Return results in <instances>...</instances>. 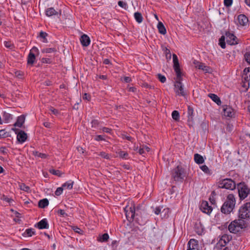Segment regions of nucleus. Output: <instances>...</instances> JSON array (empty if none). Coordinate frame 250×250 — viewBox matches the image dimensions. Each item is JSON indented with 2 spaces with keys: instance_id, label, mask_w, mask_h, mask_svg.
<instances>
[{
  "instance_id": "nucleus-6",
  "label": "nucleus",
  "mask_w": 250,
  "mask_h": 250,
  "mask_svg": "<svg viewBox=\"0 0 250 250\" xmlns=\"http://www.w3.org/2000/svg\"><path fill=\"white\" fill-rule=\"evenodd\" d=\"M239 196L240 200L245 199L250 193V189L244 183H240L237 185Z\"/></svg>"
},
{
  "instance_id": "nucleus-51",
  "label": "nucleus",
  "mask_w": 250,
  "mask_h": 250,
  "mask_svg": "<svg viewBox=\"0 0 250 250\" xmlns=\"http://www.w3.org/2000/svg\"><path fill=\"white\" fill-rule=\"evenodd\" d=\"M1 199L4 201H5L8 203H11L12 201H13L11 198H9L4 195H2V197H1Z\"/></svg>"
},
{
  "instance_id": "nucleus-1",
  "label": "nucleus",
  "mask_w": 250,
  "mask_h": 250,
  "mask_svg": "<svg viewBox=\"0 0 250 250\" xmlns=\"http://www.w3.org/2000/svg\"><path fill=\"white\" fill-rule=\"evenodd\" d=\"M235 205V199L232 194L228 195L227 200L222 205L221 210L224 214H229L233 209Z\"/></svg>"
},
{
  "instance_id": "nucleus-47",
  "label": "nucleus",
  "mask_w": 250,
  "mask_h": 250,
  "mask_svg": "<svg viewBox=\"0 0 250 250\" xmlns=\"http://www.w3.org/2000/svg\"><path fill=\"white\" fill-rule=\"evenodd\" d=\"M4 44L6 47L8 48H12L13 46V44L10 41H4Z\"/></svg>"
},
{
  "instance_id": "nucleus-40",
  "label": "nucleus",
  "mask_w": 250,
  "mask_h": 250,
  "mask_svg": "<svg viewBox=\"0 0 250 250\" xmlns=\"http://www.w3.org/2000/svg\"><path fill=\"white\" fill-rule=\"evenodd\" d=\"M20 187L21 189L25 191H28L30 189V188L28 186H27L24 184V183H21L20 185Z\"/></svg>"
},
{
  "instance_id": "nucleus-18",
  "label": "nucleus",
  "mask_w": 250,
  "mask_h": 250,
  "mask_svg": "<svg viewBox=\"0 0 250 250\" xmlns=\"http://www.w3.org/2000/svg\"><path fill=\"white\" fill-rule=\"evenodd\" d=\"M80 41L83 46H87L90 42V40L89 37L85 34H83L81 36Z\"/></svg>"
},
{
  "instance_id": "nucleus-3",
  "label": "nucleus",
  "mask_w": 250,
  "mask_h": 250,
  "mask_svg": "<svg viewBox=\"0 0 250 250\" xmlns=\"http://www.w3.org/2000/svg\"><path fill=\"white\" fill-rule=\"evenodd\" d=\"M245 221L243 220H235L232 221L229 225L228 229L229 231L233 233H236L239 232L240 229L246 228Z\"/></svg>"
},
{
  "instance_id": "nucleus-50",
  "label": "nucleus",
  "mask_w": 250,
  "mask_h": 250,
  "mask_svg": "<svg viewBox=\"0 0 250 250\" xmlns=\"http://www.w3.org/2000/svg\"><path fill=\"white\" fill-rule=\"evenodd\" d=\"M224 5L227 7H229L231 5L232 0H224Z\"/></svg>"
},
{
  "instance_id": "nucleus-52",
  "label": "nucleus",
  "mask_w": 250,
  "mask_h": 250,
  "mask_svg": "<svg viewBox=\"0 0 250 250\" xmlns=\"http://www.w3.org/2000/svg\"><path fill=\"white\" fill-rule=\"evenodd\" d=\"M140 154H141V155H143L145 153V146L144 145H142V146H141L139 149V152Z\"/></svg>"
},
{
  "instance_id": "nucleus-46",
  "label": "nucleus",
  "mask_w": 250,
  "mask_h": 250,
  "mask_svg": "<svg viewBox=\"0 0 250 250\" xmlns=\"http://www.w3.org/2000/svg\"><path fill=\"white\" fill-rule=\"evenodd\" d=\"M73 230L75 232L79 234H82L83 230H81L79 228L76 226L72 227Z\"/></svg>"
},
{
  "instance_id": "nucleus-4",
  "label": "nucleus",
  "mask_w": 250,
  "mask_h": 250,
  "mask_svg": "<svg viewBox=\"0 0 250 250\" xmlns=\"http://www.w3.org/2000/svg\"><path fill=\"white\" fill-rule=\"evenodd\" d=\"M217 184L219 188H226L230 190H233L235 189L236 187L235 182L231 179L228 178L220 180Z\"/></svg>"
},
{
  "instance_id": "nucleus-19",
  "label": "nucleus",
  "mask_w": 250,
  "mask_h": 250,
  "mask_svg": "<svg viewBox=\"0 0 250 250\" xmlns=\"http://www.w3.org/2000/svg\"><path fill=\"white\" fill-rule=\"evenodd\" d=\"M238 20L239 24L243 26L246 25L248 22V18L243 14H241L238 16Z\"/></svg>"
},
{
  "instance_id": "nucleus-9",
  "label": "nucleus",
  "mask_w": 250,
  "mask_h": 250,
  "mask_svg": "<svg viewBox=\"0 0 250 250\" xmlns=\"http://www.w3.org/2000/svg\"><path fill=\"white\" fill-rule=\"evenodd\" d=\"M173 57V67L175 72L176 73V75L178 78H180L181 75V69L180 68V64L178 61V59L176 54H173L172 55Z\"/></svg>"
},
{
  "instance_id": "nucleus-42",
  "label": "nucleus",
  "mask_w": 250,
  "mask_h": 250,
  "mask_svg": "<svg viewBox=\"0 0 250 250\" xmlns=\"http://www.w3.org/2000/svg\"><path fill=\"white\" fill-rule=\"evenodd\" d=\"M63 188L62 186L61 187L58 188L55 192V194L56 196H60L62 193Z\"/></svg>"
},
{
  "instance_id": "nucleus-30",
  "label": "nucleus",
  "mask_w": 250,
  "mask_h": 250,
  "mask_svg": "<svg viewBox=\"0 0 250 250\" xmlns=\"http://www.w3.org/2000/svg\"><path fill=\"white\" fill-rule=\"evenodd\" d=\"M3 118L5 122L7 123L12 119V116L10 114L5 112L3 114Z\"/></svg>"
},
{
  "instance_id": "nucleus-7",
  "label": "nucleus",
  "mask_w": 250,
  "mask_h": 250,
  "mask_svg": "<svg viewBox=\"0 0 250 250\" xmlns=\"http://www.w3.org/2000/svg\"><path fill=\"white\" fill-rule=\"evenodd\" d=\"M124 211L127 220L131 222L133 220L135 214V206L134 203L131 202L130 206L127 205L124 208Z\"/></svg>"
},
{
  "instance_id": "nucleus-56",
  "label": "nucleus",
  "mask_w": 250,
  "mask_h": 250,
  "mask_svg": "<svg viewBox=\"0 0 250 250\" xmlns=\"http://www.w3.org/2000/svg\"><path fill=\"white\" fill-rule=\"evenodd\" d=\"M100 155L104 158L108 159L109 158L108 154L107 153H106L104 152H101L100 154Z\"/></svg>"
},
{
  "instance_id": "nucleus-24",
  "label": "nucleus",
  "mask_w": 250,
  "mask_h": 250,
  "mask_svg": "<svg viewBox=\"0 0 250 250\" xmlns=\"http://www.w3.org/2000/svg\"><path fill=\"white\" fill-rule=\"evenodd\" d=\"M157 28L160 34L162 35H165L166 34V29L162 22H159L157 25Z\"/></svg>"
},
{
  "instance_id": "nucleus-11",
  "label": "nucleus",
  "mask_w": 250,
  "mask_h": 250,
  "mask_svg": "<svg viewBox=\"0 0 250 250\" xmlns=\"http://www.w3.org/2000/svg\"><path fill=\"white\" fill-rule=\"evenodd\" d=\"M13 130L15 131V133L17 134V140L21 143H23L24 142L27 138V136L26 133L22 130H20L18 133L16 131H18V129L15 128L12 129Z\"/></svg>"
},
{
  "instance_id": "nucleus-33",
  "label": "nucleus",
  "mask_w": 250,
  "mask_h": 250,
  "mask_svg": "<svg viewBox=\"0 0 250 250\" xmlns=\"http://www.w3.org/2000/svg\"><path fill=\"white\" fill-rule=\"evenodd\" d=\"M230 107H227L224 109V115L228 117H232L233 114Z\"/></svg>"
},
{
  "instance_id": "nucleus-20",
  "label": "nucleus",
  "mask_w": 250,
  "mask_h": 250,
  "mask_svg": "<svg viewBox=\"0 0 250 250\" xmlns=\"http://www.w3.org/2000/svg\"><path fill=\"white\" fill-rule=\"evenodd\" d=\"M25 121V116L23 115H22L18 117L17 121L14 124V126H18L19 127H21L24 123Z\"/></svg>"
},
{
  "instance_id": "nucleus-59",
  "label": "nucleus",
  "mask_w": 250,
  "mask_h": 250,
  "mask_svg": "<svg viewBox=\"0 0 250 250\" xmlns=\"http://www.w3.org/2000/svg\"><path fill=\"white\" fill-rule=\"evenodd\" d=\"M196 67H197L198 69L202 70H203L204 68H206V66H205L204 64L203 63H199V64L197 65Z\"/></svg>"
},
{
  "instance_id": "nucleus-41",
  "label": "nucleus",
  "mask_w": 250,
  "mask_h": 250,
  "mask_svg": "<svg viewBox=\"0 0 250 250\" xmlns=\"http://www.w3.org/2000/svg\"><path fill=\"white\" fill-rule=\"evenodd\" d=\"M157 78L162 83H164L166 81V78L165 76L161 74H157Z\"/></svg>"
},
{
  "instance_id": "nucleus-27",
  "label": "nucleus",
  "mask_w": 250,
  "mask_h": 250,
  "mask_svg": "<svg viewBox=\"0 0 250 250\" xmlns=\"http://www.w3.org/2000/svg\"><path fill=\"white\" fill-rule=\"evenodd\" d=\"M58 14V12L56 11L54 8L51 7L47 8L46 10V15L48 17Z\"/></svg>"
},
{
  "instance_id": "nucleus-23",
  "label": "nucleus",
  "mask_w": 250,
  "mask_h": 250,
  "mask_svg": "<svg viewBox=\"0 0 250 250\" xmlns=\"http://www.w3.org/2000/svg\"><path fill=\"white\" fill-rule=\"evenodd\" d=\"M109 239V235L108 233H105L102 235H99L97 240L100 242H107Z\"/></svg>"
},
{
  "instance_id": "nucleus-5",
  "label": "nucleus",
  "mask_w": 250,
  "mask_h": 250,
  "mask_svg": "<svg viewBox=\"0 0 250 250\" xmlns=\"http://www.w3.org/2000/svg\"><path fill=\"white\" fill-rule=\"evenodd\" d=\"M239 217L241 219H250V202L244 204L240 208Z\"/></svg>"
},
{
  "instance_id": "nucleus-12",
  "label": "nucleus",
  "mask_w": 250,
  "mask_h": 250,
  "mask_svg": "<svg viewBox=\"0 0 250 250\" xmlns=\"http://www.w3.org/2000/svg\"><path fill=\"white\" fill-rule=\"evenodd\" d=\"M38 51V49L36 47H33L30 50L27 58V63L30 64H33L35 62L36 57L33 52Z\"/></svg>"
},
{
  "instance_id": "nucleus-55",
  "label": "nucleus",
  "mask_w": 250,
  "mask_h": 250,
  "mask_svg": "<svg viewBox=\"0 0 250 250\" xmlns=\"http://www.w3.org/2000/svg\"><path fill=\"white\" fill-rule=\"evenodd\" d=\"M83 100H86L87 101H90L91 99V96L89 94L87 93H84L83 96Z\"/></svg>"
},
{
  "instance_id": "nucleus-64",
  "label": "nucleus",
  "mask_w": 250,
  "mask_h": 250,
  "mask_svg": "<svg viewBox=\"0 0 250 250\" xmlns=\"http://www.w3.org/2000/svg\"><path fill=\"white\" fill-rule=\"evenodd\" d=\"M16 75L19 78H22L23 76V73L21 71H17L16 73Z\"/></svg>"
},
{
  "instance_id": "nucleus-43",
  "label": "nucleus",
  "mask_w": 250,
  "mask_h": 250,
  "mask_svg": "<svg viewBox=\"0 0 250 250\" xmlns=\"http://www.w3.org/2000/svg\"><path fill=\"white\" fill-rule=\"evenodd\" d=\"M244 57L246 61L250 64V52L246 53Z\"/></svg>"
},
{
  "instance_id": "nucleus-54",
  "label": "nucleus",
  "mask_w": 250,
  "mask_h": 250,
  "mask_svg": "<svg viewBox=\"0 0 250 250\" xmlns=\"http://www.w3.org/2000/svg\"><path fill=\"white\" fill-rule=\"evenodd\" d=\"M142 87H144L145 88H150V89H151V88H153L154 87L153 86H152L150 85H149L148 83H144L143 82L142 83Z\"/></svg>"
},
{
  "instance_id": "nucleus-28",
  "label": "nucleus",
  "mask_w": 250,
  "mask_h": 250,
  "mask_svg": "<svg viewBox=\"0 0 250 250\" xmlns=\"http://www.w3.org/2000/svg\"><path fill=\"white\" fill-rule=\"evenodd\" d=\"M74 182L72 181H69L62 184V187L64 189H71L73 188Z\"/></svg>"
},
{
  "instance_id": "nucleus-8",
  "label": "nucleus",
  "mask_w": 250,
  "mask_h": 250,
  "mask_svg": "<svg viewBox=\"0 0 250 250\" xmlns=\"http://www.w3.org/2000/svg\"><path fill=\"white\" fill-rule=\"evenodd\" d=\"M181 76L179 78L177 77V80L174 84L175 91L178 95L185 96L186 95V93L184 90L183 85L181 82Z\"/></svg>"
},
{
  "instance_id": "nucleus-2",
  "label": "nucleus",
  "mask_w": 250,
  "mask_h": 250,
  "mask_svg": "<svg viewBox=\"0 0 250 250\" xmlns=\"http://www.w3.org/2000/svg\"><path fill=\"white\" fill-rule=\"evenodd\" d=\"M186 176L185 169L180 166L174 168L172 172V177L175 181L182 182Z\"/></svg>"
},
{
  "instance_id": "nucleus-31",
  "label": "nucleus",
  "mask_w": 250,
  "mask_h": 250,
  "mask_svg": "<svg viewBox=\"0 0 250 250\" xmlns=\"http://www.w3.org/2000/svg\"><path fill=\"white\" fill-rule=\"evenodd\" d=\"M47 36V34L46 32H44L43 31H41L40 32V34L38 36V37L42 39V42H47V40L46 39V37Z\"/></svg>"
},
{
  "instance_id": "nucleus-58",
  "label": "nucleus",
  "mask_w": 250,
  "mask_h": 250,
  "mask_svg": "<svg viewBox=\"0 0 250 250\" xmlns=\"http://www.w3.org/2000/svg\"><path fill=\"white\" fill-rule=\"evenodd\" d=\"M123 138L127 140L128 141L133 142V138L128 135L124 134V135H123Z\"/></svg>"
},
{
  "instance_id": "nucleus-25",
  "label": "nucleus",
  "mask_w": 250,
  "mask_h": 250,
  "mask_svg": "<svg viewBox=\"0 0 250 250\" xmlns=\"http://www.w3.org/2000/svg\"><path fill=\"white\" fill-rule=\"evenodd\" d=\"M208 97H210L213 101L216 103L218 105L221 104V101L218 96L214 94H209Z\"/></svg>"
},
{
  "instance_id": "nucleus-60",
  "label": "nucleus",
  "mask_w": 250,
  "mask_h": 250,
  "mask_svg": "<svg viewBox=\"0 0 250 250\" xmlns=\"http://www.w3.org/2000/svg\"><path fill=\"white\" fill-rule=\"evenodd\" d=\"M42 62L43 63H50L51 62V61L49 58H42Z\"/></svg>"
},
{
  "instance_id": "nucleus-17",
  "label": "nucleus",
  "mask_w": 250,
  "mask_h": 250,
  "mask_svg": "<svg viewBox=\"0 0 250 250\" xmlns=\"http://www.w3.org/2000/svg\"><path fill=\"white\" fill-rule=\"evenodd\" d=\"M230 241V238L227 234H224L222 236L217 245L221 247H224Z\"/></svg>"
},
{
  "instance_id": "nucleus-35",
  "label": "nucleus",
  "mask_w": 250,
  "mask_h": 250,
  "mask_svg": "<svg viewBox=\"0 0 250 250\" xmlns=\"http://www.w3.org/2000/svg\"><path fill=\"white\" fill-rule=\"evenodd\" d=\"M49 172L53 175H57L59 177H61L62 175V173L59 170H55L54 169H51L49 170Z\"/></svg>"
},
{
  "instance_id": "nucleus-45",
  "label": "nucleus",
  "mask_w": 250,
  "mask_h": 250,
  "mask_svg": "<svg viewBox=\"0 0 250 250\" xmlns=\"http://www.w3.org/2000/svg\"><path fill=\"white\" fill-rule=\"evenodd\" d=\"M58 213L62 217H66L67 216V214L65 213L64 210L63 209H59L58 211Z\"/></svg>"
},
{
  "instance_id": "nucleus-63",
  "label": "nucleus",
  "mask_w": 250,
  "mask_h": 250,
  "mask_svg": "<svg viewBox=\"0 0 250 250\" xmlns=\"http://www.w3.org/2000/svg\"><path fill=\"white\" fill-rule=\"evenodd\" d=\"M250 72V67H248V68H246L244 69V71H243V75H248V74Z\"/></svg>"
},
{
  "instance_id": "nucleus-13",
  "label": "nucleus",
  "mask_w": 250,
  "mask_h": 250,
  "mask_svg": "<svg viewBox=\"0 0 250 250\" xmlns=\"http://www.w3.org/2000/svg\"><path fill=\"white\" fill-rule=\"evenodd\" d=\"M200 209L203 212L208 214H209L212 210V207L209 206L208 202L205 201H203L201 203Z\"/></svg>"
},
{
  "instance_id": "nucleus-57",
  "label": "nucleus",
  "mask_w": 250,
  "mask_h": 250,
  "mask_svg": "<svg viewBox=\"0 0 250 250\" xmlns=\"http://www.w3.org/2000/svg\"><path fill=\"white\" fill-rule=\"evenodd\" d=\"M6 137V132L4 130H0V138H5Z\"/></svg>"
},
{
  "instance_id": "nucleus-44",
  "label": "nucleus",
  "mask_w": 250,
  "mask_h": 250,
  "mask_svg": "<svg viewBox=\"0 0 250 250\" xmlns=\"http://www.w3.org/2000/svg\"><path fill=\"white\" fill-rule=\"evenodd\" d=\"M118 4L120 7L124 8L125 9H126L127 8V3L123 1H119Z\"/></svg>"
},
{
  "instance_id": "nucleus-36",
  "label": "nucleus",
  "mask_w": 250,
  "mask_h": 250,
  "mask_svg": "<svg viewBox=\"0 0 250 250\" xmlns=\"http://www.w3.org/2000/svg\"><path fill=\"white\" fill-rule=\"evenodd\" d=\"M33 153L35 156H37L42 158H46L47 157V155L46 154L42 153L38 151H33Z\"/></svg>"
},
{
  "instance_id": "nucleus-26",
  "label": "nucleus",
  "mask_w": 250,
  "mask_h": 250,
  "mask_svg": "<svg viewBox=\"0 0 250 250\" xmlns=\"http://www.w3.org/2000/svg\"><path fill=\"white\" fill-rule=\"evenodd\" d=\"M49 204V201L46 198L40 200L38 203V206L41 208H44Z\"/></svg>"
},
{
  "instance_id": "nucleus-62",
  "label": "nucleus",
  "mask_w": 250,
  "mask_h": 250,
  "mask_svg": "<svg viewBox=\"0 0 250 250\" xmlns=\"http://www.w3.org/2000/svg\"><path fill=\"white\" fill-rule=\"evenodd\" d=\"M161 211V208L160 207H158L155 208L154 212L156 215H158Z\"/></svg>"
},
{
  "instance_id": "nucleus-22",
  "label": "nucleus",
  "mask_w": 250,
  "mask_h": 250,
  "mask_svg": "<svg viewBox=\"0 0 250 250\" xmlns=\"http://www.w3.org/2000/svg\"><path fill=\"white\" fill-rule=\"evenodd\" d=\"M194 159L195 162L198 164H201L204 162V159L203 156L198 153L194 154Z\"/></svg>"
},
{
  "instance_id": "nucleus-34",
  "label": "nucleus",
  "mask_w": 250,
  "mask_h": 250,
  "mask_svg": "<svg viewBox=\"0 0 250 250\" xmlns=\"http://www.w3.org/2000/svg\"><path fill=\"white\" fill-rule=\"evenodd\" d=\"M119 155L120 157L123 159H128L129 158V155L127 152L124 151H121L119 153Z\"/></svg>"
},
{
  "instance_id": "nucleus-32",
  "label": "nucleus",
  "mask_w": 250,
  "mask_h": 250,
  "mask_svg": "<svg viewBox=\"0 0 250 250\" xmlns=\"http://www.w3.org/2000/svg\"><path fill=\"white\" fill-rule=\"evenodd\" d=\"M35 234V231L33 229H26L24 233V235L26 236L30 237Z\"/></svg>"
},
{
  "instance_id": "nucleus-38",
  "label": "nucleus",
  "mask_w": 250,
  "mask_h": 250,
  "mask_svg": "<svg viewBox=\"0 0 250 250\" xmlns=\"http://www.w3.org/2000/svg\"><path fill=\"white\" fill-rule=\"evenodd\" d=\"M172 117L173 119L175 121H178L179 119L180 115L178 111L174 110L172 113Z\"/></svg>"
},
{
  "instance_id": "nucleus-39",
  "label": "nucleus",
  "mask_w": 250,
  "mask_h": 250,
  "mask_svg": "<svg viewBox=\"0 0 250 250\" xmlns=\"http://www.w3.org/2000/svg\"><path fill=\"white\" fill-rule=\"evenodd\" d=\"M56 51V50L55 48H45V49H43L42 50V53H51L52 52H55Z\"/></svg>"
},
{
  "instance_id": "nucleus-16",
  "label": "nucleus",
  "mask_w": 250,
  "mask_h": 250,
  "mask_svg": "<svg viewBox=\"0 0 250 250\" xmlns=\"http://www.w3.org/2000/svg\"><path fill=\"white\" fill-rule=\"evenodd\" d=\"M188 249L187 250H198V241L191 239L188 242Z\"/></svg>"
},
{
  "instance_id": "nucleus-48",
  "label": "nucleus",
  "mask_w": 250,
  "mask_h": 250,
  "mask_svg": "<svg viewBox=\"0 0 250 250\" xmlns=\"http://www.w3.org/2000/svg\"><path fill=\"white\" fill-rule=\"evenodd\" d=\"M200 168L206 173H208L209 172V168L206 165L202 166Z\"/></svg>"
},
{
  "instance_id": "nucleus-15",
  "label": "nucleus",
  "mask_w": 250,
  "mask_h": 250,
  "mask_svg": "<svg viewBox=\"0 0 250 250\" xmlns=\"http://www.w3.org/2000/svg\"><path fill=\"white\" fill-rule=\"evenodd\" d=\"M35 227L38 228L39 229H48L49 225L48 224L46 219H43L35 224Z\"/></svg>"
},
{
  "instance_id": "nucleus-49",
  "label": "nucleus",
  "mask_w": 250,
  "mask_h": 250,
  "mask_svg": "<svg viewBox=\"0 0 250 250\" xmlns=\"http://www.w3.org/2000/svg\"><path fill=\"white\" fill-rule=\"evenodd\" d=\"M118 242L117 241H113L112 242V250H117V247H118Z\"/></svg>"
},
{
  "instance_id": "nucleus-10",
  "label": "nucleus",
  "mask_w": 250,
  "mask_h": 250,
  "mask_svg": "<svg viewBox=\"0 0 250 250\" xmlns=\"http://www.w3.org/2000/svg\"><path fill=\"white\" fill-rule=\"evenodd\" d=\"M226 42L229 45H235L238 43L237 38L232 33L229 32L226 33Z\"/></svg>"
},
{
  "instance_id": "nucleus-37",
  "label": "nucleus",
  "mask_w": 250,
  "mask_h": 250,
  "mask_svg": "<svg viewBox=\"0 0 250 250\" xmlns=\"http://www.w3.org/2000/svg\"><path fill=\"white\" fill-rule=\"evenodd\" d=\"M225 37L224 36H222L221 38L219 39V45L222 48H225L226 47V43H225Z\"/></svg>"
},
{
  "instance_id": "nucleus-61",
  "label": "nucleus",
  "mask_w": 250,
  "mask_h": 250,
  "mask_svg": "<svg viewBox=\"0 0 250 250\" xmlns=\"http://www.w3.org/2000/svg\"><path fill=\"white\" fill-rule=\"evenodd\" d=\"M242 78L246 81V82H249L250 81V75L248 76V75H242Z\"/></svg>"
},
{
  "instance_id": "nucleus-53",
  "label": "nucleus",
  "mask_w": 250,
  "mask_h": 250,
  "mask_svg": "<svg viewBox=\"0 0 250 250\" xmlns=\"http://www.w3.org/2000/svg\"><path fill=\"white\" fill-rule=\"evenodd\" d=\"M50 110L51 111L52 114L56 115H58L59 113V111L53 107H51L50 108Z\"/></svg>"
},
{
  "instance_id": "nucleus-21",
  "label": "nucleus",
  "mask_w": 250,
  "mask_h": 250,
  "mask_svg": "<svg viewBox=\"0 0 250 250\" xmlns=\"http://www.w3.org/2000/svg\"><path fill=\"white\" fill-rule=\"evenodd\" d=\"M195 231L198 235H202L204 229L200 223H196L194 227Z\"/></svg>"
},
{
  "instance_id": "nucleus-29",
  "label": "nucleus",
  "mask_w": 250,
  "mask_h": 250,
  "mask_svg": "<svg viewBox=\"0 0 250 250\" xmlns=\"http://www.w3.org/2000/svg\"><path fill=\"white\" fill-rule=\"evenodd\" d=\"M134 18L136 21L138 23H141L143 21V17L141 13L135 12L134 13Z\"/></svg>"
},
{
  "instance_id": "nucleus-14",
  "label": "nucleus",
  "mask_w": 250,
  "mask_h": 250,
  "mask_svg": "<svg viewBox=\"0 0 250 250\" xmlns=\"http://www.w3.org/2000/svg\"><path fill=\"white\" fill-rule=\"evenodd\" d=\"M188 125L191 127L193 126V109L190 107V106H188Z\"/></svg>"
}]
</instances>
